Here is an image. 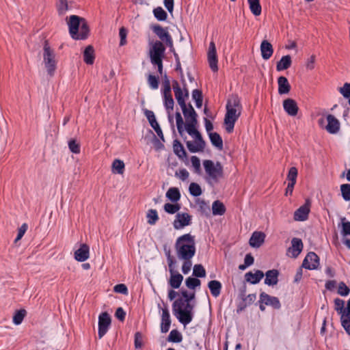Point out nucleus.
<instances>
[{
	"label": "nucleus",
	"mask_w": 350,
	"mask_h": 350,
	"mask_svg": "<svg viewBox=\"0 0 350 350\" xmlns=\"http://www.w3.org/2000/svg\"><path fill=\"white\" fill-rule=\"evenodd\" d=\"M174 95L178 104L180 105L184 117L185 123H184L183 117L179 111L175 113L176 126L178 133L182 137H184V130L188 129L198 125V114L191 103L187 104L186 100L188 98H183L182 92L177 85L174 87Z\"/></svg>",
	"instance_id": "obj_1"
},
{
	"label": "nucleus",
	"mask_w": 350,
	"mask_h": 350,
	"mask_svg": "<svg viewBox=\"0 0 350 350\" xmlns=\"http://www.w3.org/2000/svg\"><path fill=\"white\" fill-rule=\"evenodd\" d=\"M174 248L179 259L191 260L196 254L195 237L189 233L181 235L176 239Z\"/></svg>",
	"instance_id": "obj_2"
},
{
	"label": "nucleus",
	"mask_w": 350,
	"mask_h": 350,
	"mask_svg": "<svg viewBox=\"0 0 350 350\" xmlns=\"http://www.w3.org/2000/svg\"><path fill=\"white\" fill-rule=\"evenodd\" d=\"M194 305L191 302L184 303L183 298L176 299L172 304V311L178 321L185 326L193 318Z\"/></svg>",
	"instance_id": "obj_3"
},
{
	"label": "nucleus",
	"mask_w": 350,
	"mask_h": 350,
	"mask_svg": "<svg viewBox=\"0 0 350 350\" xmlns=\"http://www.w3.org/2000/svg\"><path fill=\"white\" fill-rule=\"evenodd\" d=\"M241 102L237 96H232L228 100L226 113L224 118V124L228 133H231L233 131L234 124L241 115Z\"/></svg>",
	"instance_id": "obj_4"
},
{
	"label": "nucleus",
	"mask_w": 350,
	"mask_h": 350,
	"mask_svg": "<svg viewBox=\"0 0 350 350\" xmlns=\"http://www.w3.org/2000/svg\"><path fill=\"white\" fill-rule=\"evenodd\" d=\"M69 33L72 38L75 40H85L90 32L89 27L84 18L77 15L70 16L68 22Z\"/></svg>",
	"instance_id": "obj_5"
},
{
	"label": "nucleus",
	"mask_w": 350,
	"mask_h": 350,
	"mask_svg": "<svg viewBox=\"0 0 350 350\" xmlns=\"http://www.w3.org/2000/svg\"><path fill=\"white\" fill-rule=\"evenodd\" d=\"M334 310L340 315L341 325L345 332L350 336V299L347 301L345 308V301L337 297L334 300Z\"/></svg>",
	"instance_id": "obj_6"
},
{
	"label": "nucleus",
	"mask_w": 350,
	"mask_h": 350,
	"mask_svg": "<svg viewBox=\"0 0 350 350\" xmlns=\"http://www.w3.org/2000/svg\"><path fill=\"white\" fill-rule=\"evenodd\" d=\"M165 47L163 43L157 40L150 50V58L152 64L157 66V72L161 76L163 75V64Z\"/></svg>",
	"instance_id": "obj_7"
},
{
	"label": "nucleus",
	"mask_w": 350,
	"mask_h": 350,
	"mask_svg": "<svg viewBox=\"0 0 350 350\" xmlns=\"http://www.w3.org/2000/svg\"><path fill=\"white\" fill-rule=\"evenodd\" d=\"M43 62L47 73L53 77L57 68V61L55 60V54L49 45V41L45 40L43 45Z\"/></svg>",
	"instance_id": "obj_8"
},
{
	"label": "nucleus",
	"mask_w": 350,
	"mask_h": 350,
	"mask_svg": "<svg viewBox=\"0 0 350 350\" xmlns=\"http://www.w3.org/2000/svg\"><path fill=\"white\" fill-rule=\"evenodd\" d=\"M197 126L188 128L186 130L187 133L195 138V142L187 141L186 145L189 152L192 153L202 152L206 146V142L202 137L201 133L197 130Z\"/></svg>",
	"instance_id": "obj_9"
},
{
	"label": "nucleus",
	"mask_w": 350,
	"mask_h": 350,
	"mask_svg": "<svg viewBox=\"0 0 350 350\" xmlns=\"http://www.w3.org/2000/svg\"><path fill=\"white\" fill-rule=\"evenodd\" d=\"M166 256L169 267V271L170 273L169 284L172 288H178L183 280V276L178 272L175 271L174 265L176 263V260L171 255L170 251L166 252Z\"/></svg>",
	"instance_id": "obj_10"
},
{
	"label": "nucleus",
	"mask_w": 350,
	"mask_h": 350,
	"mask_svg": "<svg viewBox=\"0 0 350 350\" xmlns=\"http://www.w3.org/2000/svg\"><path fill=\"white\" fill-rule=\"evenodd\" d=\"M203 165L206 173L215 182H217L219 178L224 176V169L220 162L217 161L215 164L211 160H204Z\"/></svg>",
	"instance_id": "obj_11"
},
{
	"label": "nucleus",
	"mask_w": 350,
	"mask_h": 350,
	"mask_svg": "<svg viewBox=\"0 0 350 350\" xmlns=\"http://www.w3.org/2000/svg\"><path fill=\"white\" fill-rule=\"evenodd\" d=\"M111 323L110 315L107 312H102L98 317V338H102L107 332Z\"/></svg>",
	"instance_id": "obj_12"
},
{
	"label": "nucleus",
	"mask_w": 350,
	"mask_h": 350,
	"mask_svg": "<svg viewBox=\"0 0 350 350\" xmlns=\"http://www.w3.org/2000/svg\"><path fill=\"white\" fill-rule=\"evenodd\" d=\"M191 215L187 213H178L173 221V226L176 230L183 229L191 224Z\"/></svg>",
	"instance_id": "obj_13"
},
{
	"label": "nucleus",
	"mask_w": 350,
	"mask_h": 350,
	"mask_svg": "<svg viewBox=\"0 0 350 350\" xmlns=\"http://www.w3.org/2000/svg\"><path fill=\"white\" fill-rule=\"evenodd\" d=\"M311 202L309 199H306L304 205L301 206L294 213V219L295 221H304L308 219L310 211Z\"/></svg>",
	"instance_id": "obj_14"
},
{
	"label": "nucleus",
	"mask_w": 350,
	"mask_h": 350,
	"mask_svg": "<svg viewBox=\"0 0 350 350\" xmlns=\"http://www.w3.org/2000/svg\"><path fill=\"white\" fill-rule=\"evenodd\" d=\"M319 265V257L316 253L310 252L304 259L301 267L308 270H313L317 269Z\"/></svg>",
	"instance_id": "obj_15"
},
{
	"label": "nucleus",
	"mask_w": 350,
	"mask_h": 350,
	"mask_svg": "<svg viewBox=\"0 0 350 350\" xmlns=\"http://www.w3.org/2000/svg\"><path fill=\"white\" fill-rule=\"evenodd\" d=\"M208 62L211 70L213 72H217L218 70V59L215 44L213 41H211L209 44L208 51Z\"/></svg>",
	"instance_id": "obj_16"
},
{
	"label": "nucleus",
	"mask_w": 350,
	"mask_h": 350,
	"mask_svg": "<svg viewBox=\"0 0 350 350\" xmlns=\"http://www.w3.org/2000/svg\"><path fill=\"white\" fill-rule=\"evenodd\" d=\"M163 304L164 305V308H162L161 332L162 333H167L170 328L172 321L167 304L163 301Z\"/></svg>",
	"instance_id": "obj_17"
},
{
	"label": "nucleus",
	"mask_w": 350,
	"mask_h": 350,
	"mask_svg": "<svg viewBox=\"0 0 350 350\" xmlns=\"http://www.w3.org/2000/svg\"><path fill=\"white\" fill-rule=\"evenodd\" d=\"M291 245L287 250V254L292 258H297L303 250V242L301 239L295 237L291 240Z\"/></svg>",
	"instance_id": "obj_18"
},
{
	"label": "nucleus",
	"mask_w": 350,
	"mask_h": 350,
	"mask_svg": "<svg viewBox=\"0 0 350 350\" xmlns=\"http://www.w3.org/2000/svg\"><path fill=\"white\" fill-rule=\"evenodd\" d=\"M283 108L286 113L291 116H297L299 107L297 102L293 98H286L283 101Z\"/></svg>",
	"instance_id": "obj_19"
},
{
	"label": "nucleus",
	"mask_w": 350,
	"mask_h": 350,
	"mask_svg": "<svg viewBox=\"0 0 350 350\" xmlns=\"http://www.w3.org/2000/svg\"><path fill=\"white\" fill-rule=\"evenodd\" d=\"M260 297L266 306H271L274 309H280L281 308V304L279 299L276 297L271 296L265 292H262L260 294Z\"/></svg>",
	"instance_id": "obj_20"
},
{
	"label": "nucleus",
	"mask_w": 350,
	"mask_h": 350,
	"mask_svg": "<svg viewBox=\"0 0 350 350\" xmlns=\"http://www.w3.org/2000/svg\"><path fill=\"white\" fill-rule=\"evenodd\" d=\"M327 124L325 126L327 131L331 134H336L340 130V122L332 114L327 116Z\"/></svg>",
	"instance_id": "obj_21"
},
{
	"label": "nucleus",
	"mask_w": 350,
	"mask_h": 350,
	"mask_svg": "<svg viewBox=\"0 0 350 350\" xmlns=\"http://www.w3.org/2000/svg\"><path fill=\"white\" fill-rule=\"evenodd\" d=\"M150 29L153 33L161 40L160 42L163 43L164 40L168 38L171 35L167 31V27H163L159 24L152 25Z\"/></svg>",
	"instance_id": "obj_22"
},
{
	"label": "nucleus",
	"mask_w": 350,
	"mask_h": 350,
	"mask_svg": "<svg viewBox=\"0 0 350 350\" xmlns=\"http://www.w3.org/2000/svg\"><path fill=\"white\" fill-rule=\"evenodd\" d=\"M176 71L178 72L179 74H180V81H181V83H182L183 88H181L178 82L176 80H173L172 81L173 90L174 91V87L176 85H177L178 88H179V89L180 90V91L182 92L183 98H189V89L187 88V83H186V81H185L184 75H183V69L181 68V70H176Z\"/></svg>",
	"instance_id": "obj_23"
},
{
	"label": "nucleus",
	"mask_w": 350,
	"mask_h": 350,
	"mask_svg": "<svg viewBox=\"0 0 350 350\" xmlns=\"http://www.w3.org/2000/svg\"><path fill=\"white\" fill-rule=\"evenodd\" d=\"M90 256V247L85 244H81L80 247L75 252V258L79 262H84Z\"/></svg>",
	"instance_id": "obj_24"
},
{
	"label": "nucleus",
	"mask_w": 350,
	"mask_h": 350,
	"mask_svg": "<svg viewBox=\"0 0 350 350\" xmlns=\"http://www.w3.org/2000/svg\"><path fill=\"white\" fill-rule=\"evenodd\" d=\"M260 52L262 59H269L273 53L272 44L268 40H263L260 44Z\"/></svg>",
	"instance_id": "obj_25"
},
{
	"label": "nucleus",
	"mask_w": 350,
	"mask_h": 350,
	"mask_svg": "<svg viewBox=\"0 0 350 350\" xmlns=\"http://www.w3.org/2000/svg\"><path fill=\"white\" fill-rule=\"evenodd\" d=\"M265 239L264 232L256 231L252 234L249 243L252 247H259L264 243Z\"/></svg>",
	"instance_id": "obj_26"
},
{
	"label": "nucleus",
	"mask_w": 350,
	"mask_h": 350,
	"mask_svg": "<svg viewBox=\"0 0 350 350\" xmlns=\"http://www.w3.org/2000/svg\"><path fill=\"white\" fill-rule=\"evenodd\" d=\"M280 272L277 269H271L267 271L265 273V284L268 286H273L278 284V276Z\"/></svg>",
	"instance_id": "obj_27"
},
{
	"label": "nucleus",
	"mask_w": 350,
	"mask_h": 350,
	"mask_svg": "<svg viewBox=\"0 0 350 350\" xmlns=\"http://www.w3.org/2000/svg\"><path fill=\"white\" fill-rule=\"evenodd\" d=\"M264 275V273L260 270H256L254 273L252 271H249L245 274V280L247 282L256 284L261 280Z\"/></svg>",
	"instance_id": "obj_28"
},
{
	"label": "nucleus",
	"mask_w": 350,
	"mask_h": 350,
	"mask_svg": "<svg viewBox=\"0 0 350 350\" xmlns=\"http://www.w3.org/2000/svg\"><path fill=\"white\" fill-rule=\"evenodd\" d=\"M278 93L280 95L287 94L291 91V85L286 77L280 76L278 78Z\"/></svg>",
	"instance_id": "obj_29"
},
{
	"label": "nucleus",
	"mask_w": 350,
	"mask_h": 350,
	"mask_svg": "<svg viewBox=\"0 0 350 350\" xmlns=\"http://www.w3.org/2000/svg\"><path fill=\"white\" fill-rule=\"evenodd\" d=\"M173 150L174 154L180 159H187V154L182 145L178 139H174L173 142Z\"/></svg>",
	"instance_id": "obj_30"
},
{
	"label": "nucleus",
	"mask_w": 350,
	"mask_h": 350,
	"mask_svg": "<svg viewBox=\"0 0 350 350\" xmlns=\"http://www.w3.org/2000/svg\"><path fill=\"white\" fill-rule=\"evenodd\" d=\"M208 288H209L211 295L214 297H217L221 294L222 285L219 281L214 280L208 282Z\"/></svg>",
	"instance_id": "obj_31"
},
{
	"label": "nucleus",
	"mask_w": 350,
	"mask_h": 350,
	"mask_svg": "<svg viewBox=\"0 0 350 350\" xmlns=\"http://www.w3.org/2000/svg\"><path fill=\"white\" fill-rule=\"evenodd\" d=\"M95 59L94 49L92 45H88L83 52V61L88 65L94 64Z\"/></svg>",
	"instance_id": "obj_32"
},
{
	"label": "nucleus",
	"mask_w": 350,
	"mask_h": 350,
	"mask_svg": "<svg viewBox=\"0 0 350 350\" xmlns=\"http://www.w3.org/2000/svg\"><path fill=\"white\" fill-rule=\"evenodd\" d=\"M292 64L291 57L289 55L282 57L280 60L278 62L276 65V70L278 71H282L286 70L291 67Z\"/></svg>",
	"instance_id": "obj_33"
},
{
	"label": "nucleus",
	"mask_w": 350,
	"mask_h": 350,
	"mask_svg": "<svg viewBox=\"0 0 350 350\" xmlns=\"http://www.w3.org/2000/svg\"><path fill=\"white\" fill-rule=\"evenodd\" d=\"M165 196L172 202H177L181 197L180 191L177 187H170L166 192Z\"/></svg>",
	"instance_id": "obj_34"
},
{
	"label": "nucleus",
	"mask_w": 350,
	"mask_h": 350,
	"mask_svg": "<svg viewBox=\"0 0 350 350\" xmlns=\"http://www.w3.org/2000/svg\"><path fill=\"white\" fill-rule=\"evenodd\" d=\"M208 136L213 146H215L220 150L223 149V140L221 137L217 133H209Z\"/></svg>",
	"instance_id": "obj_35"
},
{
	"label": "nucleus",
	"mask_w": 350,
	"mask_h": 350,
	"mask_svg": "<svg viewBox=\"0 0 350 350\" xmlns=\"http://www.w3.org/2000/svg\"><path fill=\"white\" fill-rule=\"evenodd\" d=\"M250 9L254 16H259L262 12L260 0H247Z\"/></svg>",
	"instance_id": "obj_36"
},
{
	"label": "nucleus",
	"mask_w": 350,
	"mask_h": 350,
	"mask_svg": "<svg viewBox=\"0 0 350 350\" xmlns=\"http://www.w3.org/2000/svg\"><path fill=\"white\" fill-rule=\"evenodd\" d=\"M212 211L214 215H223L226 212V207L221 202L216 200L213 203Z\"/></svg>",
	"instance_id": "obj_37"
},
{
	"label": "nucleus",
	"mask_w": 350,
	"mask_h": 350,
	"mask_svg": "<svg viewBox=\"0 0 350 350\" xmlns=\"http://www.w3.org/2000/svg\"><path fill=\"white\" fill-rule=\"evenodd\" d=\"M124 163L122 160L115 159L112 163V172L114 174H122L124 171Z\"/></svg>",
	"instance_id": "obj_38"
},
{
	"label": "nucleus",
	"mask_w": 350,
	"mask_h": 350,
	"mask_svg": "<svg viewBox=\"0 0 350 350\" xmlns=\"http://www.w3.org/2000/svg\"><path fill=\"white\" fill-rule=\"evenodd\" d=\"M168 342L178 343L183 340V336L181 333L177 329H172L167 338Z\"/></svg>",
	"instance_id": "obj_39"
},
{
	"label": "nucleus",
	"mask_w": 350,
	"mask_h": 350,
	"mask_svg": "<svg viewBox=\"0 0 350 350\" xmlns=\"http://www.w3.org/2000/svg\"><path fill=\"white\" fill-rule=\"evenodd\" d=\"M153 14L159 21H165L167 18V12L161 7L155 8L153 10Z\"/></svg>",
	"instance_id": "obj_40"
},
{
	"label": "nucleus",
	"mask_w": 350,
	"mask_h": 350,
	"mask_svg": "<svg viewBox=\"0 0 350 350\" xmlns=\"http://www.w3.org/2000/svg\"><path fill=\"white\" fill-rule=\"evenodd\" d=\"M147 222L150 225H154L159 220L157 211L155 209H149L147 212Z\"/></svg>",
	"instance_id": "obj_41"
},
{
	"label": "nucleus",
	"mask_w": 350,
	"mask_h": 350,
	"mask_svg": "<svg viewBox=\"0 0 350 350\" xmlns=\"http://www.w3.org/2000/svg\"><path fill=\"white\" fill-rule=\"evenodd\" d=\"M164 211L169 214H174L180 209V204L177 202L165 203L163 206Z\"/></svg>",
	"instance_id": "obj_42"
},
{
	"label": "nucleus",
	"mask_w": 350,
	"mask_h": 350,
	"mask_svg": "<svg viewBox=\"0 0 350 350\" xmlns=\"http://www.w3.org/2000/svg\"><path fill=\"white\" fill-rule=\"evenodd\" d=\"M27 314V311L25 309L16 310L13 316V322L15 325H20L23 319Z\"/></svg>",
	"instance_id": "obj_43"
},
{
	"label": "nucleus",
	"mask_w": 350,
	"mask_h": 350,
	"mask_svg": "<svg viewBox=\"0 0 350 350\" xmlns=\"http://www.w3.org/2000/svg\"><path fill=\"white\" fill-rule=\"evenodd\" d=\"M148 84L152 90H157L159 85V77L152 74H149L147 77Z\"/></svg>",
	"instance_id": "obj_44"
},
{
	"label": "nucleus",
	"mask_w": 350,
	"mask_h": 350,
	"mask_svg": "<svg viewBox=\"0 0 350 350\" xmlns=\"http://www.w3.org/2000/svg\"><path fill=\"white\" fill-rule=\"evenodd\" d=\"M185 284L188 288L194 290L200 286L201 281L198 278L189 277L185 280Z\"/></svg>",
	"instance_id": "obj_45"
},
{
	"label": "nucleus",
	"mask_w": 350,
	"mask_h": 350,
	"mask_svg": "<svg viewBox=\"0 0 350 350\" xmlns=\"http://www.w3.org/2000/svg\"><path fill=\"white\" fill-rule=\"evenodd\" d=\"M189 193L194 196H200L202 193L201 187L196 183H191L189 187Z\"/></svg>",
	"instance_id": "obj_46"
},
{
	"label": "nucleus",
	"mask_w": 350,
	"mask_h": 350,
	"mask_svg": "<svg viewBox=\"0 0 350 350\" xmlns=\"http://www.w3.org/2000/svg\"><path fill=\"white\" fill-rule=\"evenodd\" d=\"M193 275L197 278H204L206 270L201 264L195 265L193 270Z\"/></svg>",
	"instance_id": "obj_47"
},
{
	"label": "nucleus",
	"mask_w": 350,
	"mask_h": 350,
	"mask_svg": "<svg viewBox=\"0 0 350 350\" xmlns=\"http://www.w3.org/2000/svg\"><path fill=\"white\" fill-rule=\"evenodd\" d=\"M350 293V288L344 282H340L338 286L337 293L341 296L346 297Z\"/></svg>",
	"instance_id": "obj_48"
},
{
	"label": "nucleus",
	"mask_w": 350,
	"mask_h": 350,
	"mask_svg": "<svg viewBox=\"0 0 350 350\" xmlns=\"http://www.w3.org/2000/svg\"><path fill=\"white\" fill-rule=\"evenodd\" d=\"M340 191L343 199L346 201L350 200V184L341 185Z\"/></svg>",
	"instance_id": "obj_49"
},
{
	"label": "nucleus",
	"mask_w": 350,
	"mask_h": 350,
	"mask_svg": "<svg viewBox=\"0 0 350 350\" xmlns=\"http://www.w3.org/2000/svg\"><path fill=\"white\" fill-rule=\"evenodd\" d=\"M297 174V169L295 167H291L287 174V180H289L288 183L296 184Z\"/></svg>",
	"instance_id": "obj_50"
},
{
	"label": "nucleus",
	"mask_w": 350,
	"mask_h": 350,
	"mask_svg": "<svg viewBox=\"0 0 350 350\" xmlns=\"http://www.w3.org/2000/svg\"><path fill=\"white\" fill-rule=\"evenodd\" d=\"M68 148L70 150L75 154H79L81 150L80 144L75 139L69 140Z\"/></svg>",
	"instance_id": "obj_51"
},
{
	"label": "nucleus",
	"mask_w": 350,
	"mask_h": 350,
	"mask_svg": "<svg viewBox=\"0 0 350 350\" xmlns=\"http://www.w3.org/2000/svg\"><path fill=\"white\" fill-rule=\"evenodd\" d=\"M238 299H239V301L237 303L236 312L237 314H240L241 312L244 311L250 305L247 304L245 298Z\"/></svg>",
	"instance_id": "obj_52"
},
{
	"label": "nucleus",
	"mask_w": 350,
	"mask_h": 350,
	"mask_svg": "<svg viewBox=\"0 0 350 350\" xmlns=\"http://www.w3.org/2000/svg\"><path fill=\"white\" fill-rule=\"evenodd\" d=\"M163 104L167 111L173 110L174 101L172 96L163 97Z\"/></svg>",
	"instance_id": "obj_53"
},
{
	"label": "nucleus",
	"mask_w": 350,
	"mask_h": 350,
	"mask_svg": "<svg viewBox=\"0 0 350 350\" xmlns=\"http://www.w3.org/2000/svg\"><path fill=\"white\" fill-rule=\"evenodd\" d=\"M341 233L342 236L346 237L350 236V221H345V218L342 219V230Z\"/></svg>",
	"instance_id": "obj_54"
},
{
	"label": "nucleus",
	"mask_w": 350,
	"mask_h": 350,
	"mask_svg": "<svg viewBox=\"0 0 350 350\" xmlns=\"http://www.w3.org/2000/svg\"><path fill=\"white\" fill-rule=\"evenodd\" d=\"M128 31L124 27H122L119 30L120 38V46H124L126 44V36Z\"/></svg>",
	"instance_id": "obj_55"
},
{
	"label": "nucleus",
	"mask_w": 350,
	"mask_h": 350,
	"mask_svg": "<svg viewBox=\"0 0 350 350\" xmlns=\"http://www.w3.org/2000/svg\"><path fill=\"white\" fill-rule=\"evenodd\" d=\"M144 115L146 116V118L148 119L150 126H153V124H156L157 122L154 113L152 111L145 109L144 110Z\"/></svg>",
	"instance_id": "obj_56"
},
{
	"label": "nucleus",
	"mask_w": 350,
	"mask_h": 350,
	"mask_svg": "<svg viewBox=\"0 0 350 350\" xmlns=\"http://www.w3.org/2000/svg\"><path fill=\"white\" fill-rule=\"evenodd\" d=\"M191 162L192 164V166L195 169V172L199 174L200 173L201 169H200V161L199 158L196 156H192L191 157Z\"/></svg>",
	"instance_id": "obj_57"
},
{
	"label": "nucleus",
	"mask_w": 350,
	"mask_h": 350,
	"mask_svg": "<svg viewBox=\"0 0 350 350\" xmlns=\"http://www.w3.org/2000/svg\"><path fill=\"white\" fill-rule=\"evenodd\" d=\"M340 93L346 98L350 97V83H345L344 85L339 89Z\"/></svg>",
	"instance_id": "obj_58"
},
{
	"label": "nucleus",
	"mask_w": 350,
	"mask_h": 350,
	"mask_svg": "<svg viewBox=\"0 0 350 350\" xmlns=\"http://www.w3.org/2000/svg\"><path fill=\"white\" fill-rule=\"evenodd\" d=\"M113 291L123 295L128 294V288L124 284H118L113 287Z\"/></svg>",
	"instance_id": "obj_59"
},
{
	"label": "nucleus",
	"mask_w": 350,
	"mask_h": 350,
	"mask_svg": "<svg viewBox=\"0 0 350 350\" xmlns=\"http://www.w3.org/2000/svg\"><path fill=\"white\" fill-rule=\"evenodd\" d=\"M184 303L191 302L195 298V293H189L186 290L181 291Z\"/></svg>",
	"instance_id": "obj_60"
},
{
	"label": "nucleus",
	"mask_w": 350,
	"mask_h": 350,
	"mask_svg": "<svg viewBox=\"0 0 350 350\" xmlns=\"http://www.w3.org/2000/svg\"><path fill=\"white\" fill-rule=\"evenodd\" d=\"M134 345L135 349H140L142 347V334L139 332L135 334Z\"/></svg>",
	"instance_id": "obj_61"
},
{
	"label": "nucleus",
	"mask_w": 350,
	"mask_h": 350,
	"mask_svg": "<svg viewBox=\"0 0 350 350\" xmlns=\"http://www.w3.org/2000/svg\"><path fill=\"white\" fill-rule=\"evenodd\" d=\"M27 228H28V226L27 224L24 223L23 224H22V226L18 228V234H17L16 238L15 239L14 242H17L18 241H19L20 239H22L24 234L27 231Z\"/></svg>",
	"instance_id": "obj_62"
},
{
	"label": "nucleus",
	"mask_w": 350,
	"mask_h": 350,
	"mask_svg": "<svg viewBox=\"0 0 350 350\" xmlns=\"http://www.w3.org/2000/svg\"><path fill=\"white\" fill-rule=\"evenodd\" d=\"M115 317L122 322H123L125 320L126 312L122 307H119L116 309L115 312Z\"/></svg>",
	"instance_id": "obj_63"
},
{
	"label": "nucleus",
	"mask_w": 350,
	"mask_h": 350,
	"mask_svg": "<svg viewBox=\"0 0 350 350\" xmlns=\"http://www.w3.org/2000/svg\"><path fill=\"white\" fill-rule=\"evenodd\" d=\"M175 176L184 181L189 178V174L186 169H181L179 172H176Z\"/></svg>",
	"instance_id": "obj_64"
}]
</instances>
